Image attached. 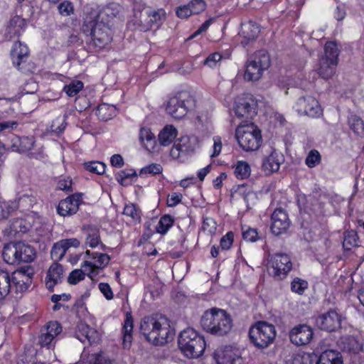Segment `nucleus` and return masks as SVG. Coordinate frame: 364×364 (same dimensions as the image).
<instances>
[{"label":"nucleus","mask_w":364,"mask_h":364,"mask_svg":"<svg viewBox=\"0 0 364 364\" xmlns=\"http://www.w3.org/2000/svg\"><path fill=\"white\" fill-rule=\"evenodd\" d=\"M348 124L350 129L358 136H364V122L357 115H351L348 118Z\"/></svg>","instance_id":"nucleus-39"},{"label":"nucleus","mask_w":364,"mask_h":364,"mask_svg":"<svg viewBox=\"0 0 364 364\" xmlns=\"http://www.w3.org/2000/svg\"><path fill=\"white\" fill-rule=\"evenodd\" d=\"M139 139L144 147L149 152H154L156 146L154 134L150 129L142 127L139 132Z\"/></svg>","instance_id":"nucleus-27"},{"label":"nucleus","mask_w":364,"mask_h":364,"mask_svg":"<svg viewBox=\"0 0 364 364\" xmlns=\"http://www.w3.org/2000/svg\"><path fill=\"white\" fill-rule=\"evenodd\" d=\"M308 288V282L300 278H294L291 283V290L298 294H303Z\"/></svg>","instance_id":"nucleus-43"},{"label":"nucleus","mask_w":364,"mask_h":364,"mask_svg":"<svg viewBox=\"0 0 364 364\" xmlns=\"http://www.w3.org/2000/svg\"><path fill=\"white\" fill-rule=\"evenodd\" d=\"M18 250L16 242H10L4 247L2 257L9 264H18Z\"/></svg>","instance_id":"nucleus-32"},{"label":"nucleus","mask_w":364,"mask_h":364,"mask_svg":"<svg viewBox=\"0 0 364 364\" xmlns=\"http://www.w3.org/2000/svg\"><path fill=\"white\" fill-rule=\"evenodd\" d=\"M66 115L63 117H58L55 118L51 124V130L57 134L63 132L66 127Z\"/></svg>","instance_id":"nucleus-51"},{"label":"nucleus","mask_w":364,"mask_h":364,"mask_svg":"<svg viewBox=\"0 0 364 364\" xmlns=\"http://www.w3.org/2000/svg\"><path fill=\"white\" fill-rule=\"evenodd\" d=\"M313 330L307 325H299L293 328L289 333V338L296 346L308 344L313 338Z\"/></svg>","instance_id":"nucleus-19"},{"label":"nucleus","mask_w":364,"mask_h":364,"mask_svg":"<svg viewBox=\"0 0 364 364\" xmlns=\"http://www.w3.org/2000/svg\"><path fill=\"white\" fill-rule=\"evenodd\" d=\"M96 114L100 120L107 121L117 114V109L113 105L102 103L98 106Z\"/></svg>","instance_id":"nucleus-31"},{"label":"nucleus","mask_w":364,"mask_h":364,"mask_svg":"<svg viewBox=\"0 0 364 364\" xmlns=\"http://www.w3.org/2000/svg\"><path fill=\"white\" fill-rule=\"evenodd\" d=\"M133 319L131 316L127 315L122 327L123 346L129 348L132 341Z\"/></svg>","instance_id":"nucleus-36"},{"label":"nucleus","mask_w":364,"mask_h":364,"mask_svg":"<svg viewBox=\"0 0 364 364\" xmlns=\"http://www.w3.org/2000/svg\"><path fill=\"white\" fill-rule=\"evenodd\" d=\"M340 342L343 351L356 354L363 349L362 344L353 336H343Z\"/></svg>","instance_id":"nucleus-30"},{"label":"nucleus","mask_w":364,"mask_h":364,"mask_svg":"<svg viewBox=\"0 0 364 364\" xmlns=\"http://www.w3.org/2000/svg\"><path fill=\"white\" fill-rule=\"evenodd\" d=\"M87 171L97 174H102L105 171L106 165L100 161H91L85 164Z\"/></svg>","instance_id":"nucleus-44"},{"label":"nucleus","mask_w":364,"mask_h":364,"mask_svg":"<svg viewBox=\"0 0 364 364\" xmlns=\"http://www.w3.org/2000/svg\"><path fill=\"white\" fill-rule=\"evenodd\" d=\"M88 259L81 265L85 271H88V277L92 278L98 274V269L105 268L109 262L110 257L105 253L98 252H85Z\"/></svg>","instance_id":"nucleus-12"},{"label":"nucleus","mask_w":364,"mask_h":364,"mask_svg":"<svg viewBox=\"0 0 364 364\" xmlns=\"http://www.w3.org/2000/svg\"><path fill=\"white\" fill-rule=\"evenodd\" d=\"M81 201V194H73L60 201L57 206V213L63 217L73 215L77 212Z\"/></svg>","instance_id":"nucleus-17"},{"label":"nucleus","mask_w":364,"mask_h":364,"mask_svg":"<svg viewBox=\"0 0 364 364\" xmlns=\"http://www.w3.org/2000/svg\"><path fill=\"white\" fill-rule=\"evenodd\" d=\"M98 287L100 291L107 300L113 299V292L110 286L107 283H100Z\"/></svg>","instance_id":"nucleus-63"},{"label":"nucleus","mask_w":364,"mask_h":364,"mask_svg":"<svg viewBox=\"0 0 364 364\" xmlns=\"http://www.w3.org/2000/svg\"><path fill=\"white\" fill-rule=\"evenodd\" d=\"M163 168L159 164H151L142 168L140 171L139 175L141 176H146L148 174L156 175L162 172Z\"/></svg>","instance_id":"nucleus-48"},{"label":"nucleus","mask_w":364,"mask_h":364,"mask_svg":"<svg viewBox=\"0 0 364 364\" xmlns=\"http://www.w3.org/2000/svg\"><path fill=\"white\" fill-rule=\"evenodd\" d=\"M90 364H114L113 360L109 359L102 353H94L89 358Z\"/></svg>","instance_id":"nucleus-49"},{"label":"nucleus","mask_w":364,"mask_h":364,"mask_svg":"<svg viewBox=\"0 0 364 364\" xmlns=\"http://www.w3.org/2000/svg\"><path fill=\"white\" fill-rule=\"evenodd\" d=\"M107 23L100 22L96 19L87 17L83 26V31L89 32L90 41V48L95 50H100L107 46L112 41V31Z\"/></svg>","instance_id":"nucleus-4"},{"label":"nucleus","mask_w":364,"mask_h":364,"mask_svg":"<svg viewBox=\"0 0 364 364\" xmlns=\"http://www.w3.org/2000/svg\"><path fill=\"white\" fill-rule=\"evenodd\" d=\"M17 121H3L0 122V133L3 134L11 133L18 127Z\"/></svg>","instance_id":"nucleus-55"},{"label":"nucleus","mask_w":364,"mask_h":364,"mask_svg":"<svg viewBox=\"0 0 364 364\" xmlns=\"http://www.w3.org/2000/svg\"><path fill=\"white\" fill-rule=\"evenodd\" d=\"M85 244L92 248L96 247L99 245H100L102 250H104L105 248V245L100 243L99 230L95 228H88L87 229Z\"/></svg>","instance_id":"nucleus-37"},{"label":"nucleus","mask_w":364,"mask_h":364,"mask_svg":"<svg viewBox=\"0 0 364 364\" xmlns=\"http://www.w3.org/2000/svg\"><path fill=\"white\" fill-rule=\"evenodd\" d=\"M270 64L269 55L265 50L257 51L246 62L244 78L247 81H257L264 71L269 68Z\"/></svg>","instance_id":"nucleus-9"},{"label":"nucleus","mask_w":364,"mask_h":364,"mask_svg":"<svg viewBox=\"0 0 364 364\" xmlns=\"http://www.w3.org/2000/svg\"><path fill=\"white\" fill-rule=\"evenodd\" d=\"M123 214L129 218V221L136 224L141 223V211L140 208L134 203L126 204Z\"/></svg>","instance_id":"nucleus-35"},{"label":"nucleus","mask_w":364,"mask_h":364,"mask_svg":"<svg viewBox=\"0 0 364 364\" xmlns=\"http://www.w3.org/2000/svg\"><path fill=\"white\" fill-rule=\"evenodd\" d=\"M251 168L250 165L243 161H240L235 166L234 173L237 178L245 179L250 176Z\"/></svg>","instance_id":"nucleus-41"},{"label":"nucleus","mask_w":364,"mask_h":364,"mask_svg":"<svg viewBox=\"0 0 364 364\" xmlns=\"http://www.w3.org/2000/svg\"><path fill=\"white\" fill-rule=\"evenodd\" d=\"M222 58V55L219 53L210 54L204 60V65L213 68L216 65Z\"/></svg>","instance_id":"nucleus-61"},{"label":"nucleus","mask_w":364,"mask_h":364,"mask_svg":"<svg viewBox=\"0 0 364 364\" xmlns=\"http://www.w3.org/2000/svg\"><path fill=\"white\" fill-rule=\"evenodd\" d=\"M79 330L82 332V335L85 336V338L87 339L89 342H91L92 340H94L93 335L96 333L92 328H90L85 323H80L78 326Z\"/></svg>","instance_id":"nucleus-60"},{"label":"nucleus","mask_w":364,"mask_h":364,"mask_svg":"<svg viewBox=\"0 0 364 364\" xmlns=\"http://www.w3.org/2000/svg\"><path fill=\"white\" fill-rule=\"evenodd\" d=\"M269 264V274L277 280L286 278L292 269L291 258L285 253H275L270 255Z\"/></svg>","instance_id":"nucleus-11"},{"label":"nucleus","mask_w":364,"mask_h":364,"mask_svg":"<svg viewBox=\"0 0 364 364\" xmlns=\"http://www.w3.org/2000/svg\"><path fill=\"white\" fill-rule=\"evenodd\" d=\"M136 176L134 169H124L119 171L116 175L117 181L122 186L127 185V179Z\"/></svg>","instance_id":"nucleus-46"},{"label":"nucleus","mask_w":364,"mask_h":364,"mask_svg":"<svg viewBox=\"0 0 364 364\" xmlns=\"http://www.w3.org/2000/svg\"><path fill=\"white\" fill-rule=\"evenodd\" d=\"M66 251L67 250H65V247H63L62 242L60 240L59 242L54 244L50 251V256L53 259L59 260L64 257Z\"/></svg>","instance_id":"nucleus-47"},{"label":"nucleus","mask_w":364,"mask_h":364,"mask_svg":"<svg viewBox=\"0 0 364 364\" xmlns=\"http://www.w3.org/2000/svg\"><path fill=\"white\" fill-rule=\"evenodd\" d=\"M195 141V138L188 136L178 138L170 151L171 157L178 161H183L187 155L194 151Z\"/></svg>","instance_id":"nucleus-14"},{"label":"nucleus","mask_w":364,"mask_h":364,"mask_svg":"<svg viewBox=\"0 0 364 364\" xmlns=\"http://www.w3.org/2000/svg\"><path fill=\"white\" fill-rule=\"evenodd\" d=\"M277 332L274 325L266 321H257L249 330L250 342L257 348L264 349L273 343Z\"/></svg>","instance_id":"nucleus-8"},{"label":"nucleus","mask_w":364,"mask_h":364,"mask_svg":"<svg viewBox=\"0 0 364 364\" xmlns=\"http://www.w3.org/2000/svg\"><path fill=\"white\" fill-rule=\"evenodd\" d=\"M134 16L129 23L134 29L146 32L159 28L165 21L166 13L163 9H154L144 4H134Z\"/></svg>","instance_id":"nucleus-2"},{"label":"nucleus","mask_w":364,"mask_h":364,"mask_svg":"<svg viewBox=\"0 0 364 364\" xmlns=\"http://www.w3.org/2000/svg\"><path fill=\"white\" fill-rule=\"evenodd\" d=\"M140 332L146 340L154 345H164L174 335L169 319L162 314L144 317L140 323Z\"/></svg>","instance_id":"nucleus-1"},{"label":"nucleus","mask_w":364,"mask_h":364,"mask_svg":"<svg viewBox=\"0 0 364 364\" xmlns=\"http://www.w3.org/2000/svg\"><path fill=\"white\" fill-rule=\"evenodd\" d=\"M243 239L249 242H255L259 239L258 233L256 229L247 226L242 227Z\"/></svg>","instance_id":"nucleus-52"},{"label":"nucleus","mask_w":364,"mask_h":364,"mask_svg":"<svg viewBox=\"0 0 364 364\" xmlns=\"http://www.w3.org/2000/svg\"><path fill=\"white\" fill-rule=\"evenodd\" d=\"M235 114L239 119L246 122L257 114V102L250 94L237 97L235 101Z\"/></svg>","instance_id":"nucleus-13"},{"label":"nucleus","mask_w":364,"mask_h":364,"mask_svg":"<svg viewBox=\"0 0 364 364\" xmlns=\"http://www.w3.org/2000/svg\"><path fill=\"white\" fill-rule=\"evenodd\" d=\"M58 188L67 193L73 192L72 180L69 177L61 178L58 182Z\"/></svg>","instance_id":"nucleus-59"},{"label":"nucleus","mask_w":364,"mask_h":364,"mask_svg":"<svg viewBox=\"0 0 364 364\" xmlns=\"http://www.w3.org/2000/svg\"><path fill=\"white\" fill-rule=\"evenodd\" d=\"M358 242V237L355 231L350 230L344 232L343 247L345 250H350L357 247Z\"/></svg>","instance_id":"nucleus-40"},{"label":"nucleus","mask_w":364,"mask_h":364,"mask_svg":"<svg viewBox=\"0 0 364 364\" xmlns=\"http://www.w3.org/2000/svg\"><path fill=\"white\" fill-rule=\"evenodd\" d=\"M284 156L274 150L265 158L262 163V168L266 174H270L279 171L280 165L284 162Z\"/></svg>","instance_id":"nucleus-22"},{"label":"nucleus","mask_w":364,"mask_h":364,"mask_svg":"<svg viewBox=\"0 0 364 364\" xmlns=\"http://www.w3.org/2000/svg\"><path fill=\"white\" fill-rule=\"evenodd\" d=\"M217 228L215 221L211 218H206L204 219L202 229L204 232L208 235H213L215 233Z\"/></svg>","instance_id":"nucleus-56"},{"label":"nucleus","mask_w":364,"mask_h":364,"mask_svg":"<svg viewBox=\"0 0 364 364\" xmlns=\"http://www.w3.org/2000/svg\"><path fill=\"white\" fill-rule=\"evenodd\" d=\"M174 219L169 215H163L156 226V232L161 235H165L168 230L172 227Z\"/></svg>","instance_id":"nucleus-42"},{"label":"nucleus","mask_w":364,"mask_h":364,"mask_svg":"<svg viewBox=\"0 0 364 364\" xmlns=\"http://www.w3.org/2000/svg\"><path fill=\"white\" fill-rule=\"evenodd\" d=\"M85 272L88 273V271L82 269H75L70 272L68 281L71 284H76L79 282L85 279Z\"/></svg>","instance_id":"nucleus-53"},{"label":"nucleus","mask_w":364,"mask_h":364,"mask_svg":"<svg viewBox=\"0 0 364 364\" xmlns=\"http://www.w3.org/2000/svg\"><path fill=\"white\" fill-rule=\"evenodd\" d=\"M12 149L13 151L18 152H26L32 149L34 145L33 136L15 137L13 139Z\"/></svg>","instance_id":"nucleus-28"},{"label":"nucleus","mask_w":364,"mask_h":364,"mask_svg":"<svg viewBox=\"0 0 364 364\" xmlns=\"http://www.w3.org/2000/svg\"><path fill=\"white\" fill-rule=\"evenodd\" d=\"M178 343L181 352L189 358L200 357L205 348L203 337L192 328H188L181 332Z\"/></svg>","instance_id":"nucleus-5"},{"label":"nucleus","mask_w":364,"mask_h":364,"mask_svg":"<svg viewBox=\"0 0 364 364\" xmlns=\"http://www.w3.org/2000/svg\"><path fill=\"white\" fill-rule=\"evenodd\" d=\"M43 329L54 338L62 331V327L58 321H50Z\"/></svg>","instance_id":"nucleus-50"},{"label":"nucleus","mask_w":364,"mask_h":364,"mask_svg":"<svg viewBox=\"0 0 364 364\" xmlns=\"http://www.w3.org/2000/svg\"><path fill=\"white\" fill-rule=\"evenodd\" d=\"M316 364H343V360L339 353L328 350L320 355Z\"/></svg>","instance_id":"nucleus-34"},{"label":"nucleus","mask_w":364,"mask_h":364,"mask_svg":"<svg viewBox=\"0 0 364 364\" xmlns=\"http://www.w3.org/2000/svg\"><path fill=\"white\" fill-rule=\"evenodd\" d=\"M235 135L240 147L246 151H256L262 144L261 131L253 123L240 124Z\"/></svg>","instance_id":"nucleus-6"},{"label":"nucleus","mask_w":364,"mask_h":364,"mask_svg":"<svg viewBox=\"0 0 364 364\" xmlns=\"http://www.w3.org/2000/svg\"><path fill=\"white\" fill-rule=\"evenodd\" d=\"M58 10L60 14L67 16L73 13V8L71 3L64 1L59 5Z\"/></svg>","instance_id":"nucleus-64"},{"label":"nucleus","mask_w":364,"mask_h":364,"mask_svg":"<svg viewBox=\"0 0 364 364\" xmlns=\"http://www.w3.org/2000/svg\"><path fill=\"white\" fill-rule=\"evenodd\" d=\"M177 129L173 125H166L158 135L159 144L163 146H169L176 138Z\"/></svg>","instance_id":"nucleus-25"},{"label":"nucleus","mask_w":364,"mask_h":364,"mask_svg":"<svg viewBox=\"0 0 364 364\" xmlns=\"http://www.w3.org/2000/svg\"><path fill=\"white\" fill-rule=\"evenodd\" d=\"M234 235L232 232H228L220 239V247L223 250H228L232 245Z\"/></svg>","instance_id":"nucleus-58"},{"label":"nucleus","mask_w":364,"mask_h":364,"mask_svg":"<svg viewBox=\"0 0 364 364\" xmlns=\"http://www.w3.org/2000/svg\"><path fill=\"white\" fill-rule=\"evenodd\" d=\"M320 159L321 156L318 151L312 150L306 158L305 162L309 167L312 168L319 163Z\"/></svg>","instance_id":"nucleus-57"},{"label":"nucleus","mask_w":364,"mask_h":364,"mask_svg":"<svg viewBox=\"0 0 364 364\" xmlns=\"http://www.w3.org/2000/svg\"><path fill=\"white\" fill-rule=\"evenodd\" d=\"M16 243L18 250V264L21 262L28 263L32 262L35 257L33 248L21 242Z\"/></svg>","instance_id":"nucleus-26"},{"label":"nucleus","mask_w":364,"mask_h":364,"mask_svg":"<svg viewBox=\"0 0 364 364\" xmlns=\"http://www.w3.org/2000/svg\"><path fill=\"white\" fill-rule=\"evenodd\" d=\"M29 228V223L22 218H14L10 221L8 235L16 237L18 234L26 232Z\"/></svg>","instance_id":"nucleus-29"},{"label":"nucleus","mask_w":364,"mask_h":364,"mask_svg":"<svg viewBox=\"0 0 364 364\" xmlns=\"http://www.w3.org/2000/svg\"><path fill=\"white\" fill-rule=\"evenodd\" d=\"M290 226V220L288 215L282 208L276 209L272 214V232L275 235H279L286 232Z\"/></svg>","instance_id":"nucleus-18"},{"label":"nucleus","mask_w":364,"mask_h":364,"mask_svg":"<svg viewBox=\"0 0 364 364\" xmlns=\"http://www.w3.org/2000/svg\"><path fill=\"white\" fill-rule=\"evenodd\" d=\"M29 54V49L26 44L18 41L14 43L11 50L13 64L18 70L24 71V65L26 63Z\"/></svg>","instance_id":"nucleus-20"},{"label":"nucleus","mask_w":364,"mask_h":364,"mask_svg":"<svg viewBox=\"0 0 364 364\" xmlns=\"http://www.w3.org/2000/svg\"><path fill=\"white\" fill-rule=\"evenodd\" d=\"M121 11V6L119 4L111 3L107 6L103 8L99 11V13L94 16V19H96L100 22L107 23V26H110L112 21L117 17Z\"/></svg>","instance_id":"nucleus-23"},{"label":"nucleus","mask_w":364,"mask_h":364,"mask_svg":"<svg viewBox=\"0 0 364 364\" xmlns=\"http://www.w3.org/2000/svg\"><path fill=\"white\" fill-rule=\"evenodd\" d=\"M193 105V99L187 92H180L171 97L166 105L167 113L176 119L183 118Z\"/></svg>","instance_id":"nucleus-10"},{"label":"nucleus","mask_w":364,"mask_h":364,"mask_svg":"<svg viewBox=\"0 0 364 364\" xmlns=\"http://www.w3.org/2000/svg\"><path fill=\"white\" fill-rule=\"evenodd\" d=\"M260 33V28L254 21H250L241 25L240 36L242 38L241 44L244 46L255 41Z\"/></svg>","instance_id":"nucleus-21"},{"label":"nucleus","mask_w":364,"mask_h":364,"mask_svg":"<svg viewBox=\"0 0 364 364\" xmlns=\"http://www.w3.org/2000/svg\"><path fill=\"white\" fill-rule=\"evenodd\" d=\"M176 14L180 18H186L193 15L191 8H189L188 4L178 7Z\"/></svg>","instance_id":"nucleus-62"},{"label":"nucleus","mask_w":364,"mask_h":364,"mask_svg":"<svg viewBox=\"0 0 364 364\" xmlns=\"http://www.w3.org/2000/svg\"><path fill=\"white\" fill-rule=\"evenodd\" d=\"M63 273V268L61 264L54 262L50 265L46 279V285L49 290L53 291L54 286L61 282Z\"/></svg>","instance_id":"nucleus-24"},{"label":"nucleus","mask_w":364,"mask_h":364,"mask_svg":"<svg viewBox=\"0 0 364 364\" xmlns=\"http://www.w3.org/2000/svg\"><path fill=\"white\" fill-rule=\"evenodd\" d=\"M11 289V278L9 272L0 269V300L5 298Z\"/></svg>","instance_id":"nucleus-38"},{"label":"nucleus","mask_w":364,"mask_h":364,"mask_svg":"<svg viewBox=\"0 0 364 364\" xmlns=\"http://www.w3.org/2000/svg\"><path fill=\"white\" fill-rule=\"evenodd\" d=\"M188 5L191 8L193 15L198 14L203 11L206 6L203 0H191Z\"/></svg>","instance_id":"nucleus-54"},{"label":"nucleus","mask_w":364,"mask_h":364,"mask_svg":"<svg viewBox=\"0 0 364 364\" xmlns=\"http://www.w3.org/2000/svg\"><path fill=\"white\" fill-rule=\"evenodd\" d=\"M26 21L19 16H15L11 19L8 26V33L10 38L18 37L23 32L26 27Z\"/></svg>","instance_id":"nucleus-33"},{"label":"nucleus","mask_w":364,"mask_h":364,"mask_svg":"<svg viewBox=\"0 0 364 364\" xmlns=\"http://www.w3.org/2000/svg\"><path fill=\"white\" fill-rule=\"evenodd\" d=\"M339 50L334 41H328L324 46V55L319 59L316 72L323 79L331 78L336 73Z\"/></svg>","instance_id":"nucleus-7"},{"label":"nucleus","mask_w":364,"mask_h":364,"mask_svg":"<svg viewBox=\"0 0 364 364\" xmlns=\"http://www.w3.org/2000/svg\"><path fill=\"white\" fill-rule=\"evenodd\" d=\"M294 108L299 115H306L312 118L319 117L322 112L318 102L309 95L299 97Z\"/></svg>","instance_id":"nucleus-15"},{"label":"nucleus","mask_w":364,"mask_h":364,"mask_svg":"<svg viewBox=\"0 0 364 364\" xmlns=\"http://www.w3.org/2000/svg\"><path fill=\"white\" fill-rule=\"evenodd\" d=\"M82 88L83 83L81 81H75L65 85L63 90L69 97H75Z\"/></svg>","instance_id":"nucleus-45"},{"label":"nucleus","mask_w":364,"mask_h":364,"mask_svg":"<svg viewBox=\"0 0 364 364\" xmlns=\"http://www.w3.org/2000/svg\"><path fill=\"white\" fill-rule=\"evenodd\" d=\"M200 326L208 333L223 336L230 332L232 322L225 310L213 308L204 312L200 318Z\"/></svg>","instance_id":"nucleus-3"},{"label":"nucleus","mask_w":364,"mask_h":364,"mask_svg":"<svg viewBox=\"0 0 364 364\" xmlns=\"http://www.w3.org/2000/svg\"><path fill=\"white\" fill-rule=\"evenodd\" d=\"M341 316L336 310H329L319 316L316 323L321 329L334 331L341 327Z\"/></svg>","instance_id":"nucleus-16"}]
</instances>
